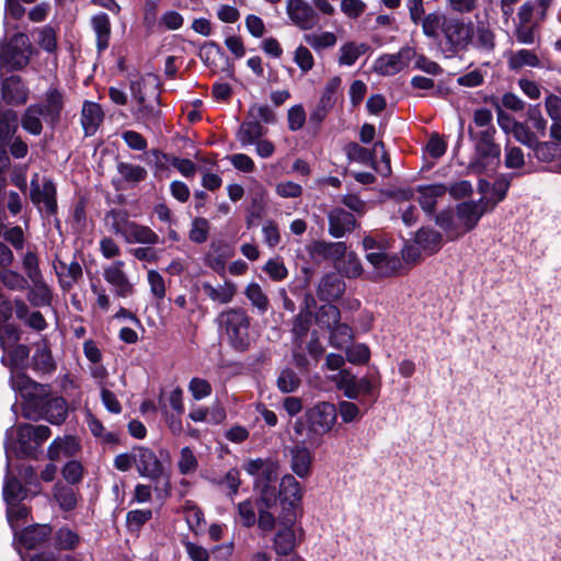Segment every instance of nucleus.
<instances>
[{
  "label": "nucleus",
  "instance_id": "nucleus-59",
  "mask_svg": "<svg viewBox=\"0 0 561 561\" xmlns=\"http://www.w3.org/2000/svg\"><path fill=\"white\" fill-rule=\"evenodd\" d=\"M536 157L542 161H551L561 154V148L556 142H536L533 147Z\"/></svg>",
  "mask_w": 561,
  "mask_h": 561
},
{
  "label": "nucleus",
  "instance_id": "nucleus-22",
  "mask_svg": "<svg viewBox=\"0 0 561 561\" xmlns=\"http://www.w3.org/2000/svg\"><path fill=\"white\" fill-rule=\"evenodd\" d=\"M290 468L299 478H307L311 473L312 455L305 445H296L289 449Z\"/></svg>",
  "mask_w": 561,
  "mask_h": 561
},
{
  "label": "nucleus",
  "instance_id": "nucleus-49",
  "mask_svg": "<svg viewBox=\"0 0 561 561\" xmlns=\"http://www.w3.org/2000/svg\"><path fill=\"white\" fill-rule=\"evenodd\" d=\"M1 283L10 290L23 291L27 288V278L13 270H3L0 272Z\"/></svg>",
  "mask_w": 561,
  "mask_h": 561
},
{
  "label": "nucleus",
  "instance_id": "nucleus-30",
  "mask_svg": "<svg viewBox=\"0 0 561 561\" xmlns=\"http://www.w3.org/2000/svg\"><path fill=\"white\" fill-rule=\"evenodd\" d=\"M419 192V203L422 209L427 214H433L436 208L437 198L446 194L447 186L444 184L420 186Z\"/></svg>",
  "mask_w": 561,
  "mask_h": 561
},
{
  "label": "nucleus",
  "instance_id": "nucleus-29",
  "mask_svg": "<svg viewBox=\"0 0 561 561\" xmlns=\"http://www.w3.org/2000/svg\"><path fill=\"white\" fill-rule=\"evenodd\" d=\"M28 489L24 488L21 482L10 473V460L7 459V474L3 484V499L7 504L21 502L27 496Z\"/></svg>",
  "mask_w": 561,
  "mask_h": 561
},
{
  "label": "nucleus",
  "instance_id": "nucleus-32",
  "mask_svg": "<svg viewBox=\"0 0 561 561\" xmlns=\"http://www.w3.org/2000/svg\"><path fill=\"white\" fill-rule=\"evenodd\" d=\"M79 440L73 436L56 438L48 448V457L51 460H57L61 456L71 457L79 450Z\"/></svg>",
  "mask_w": 561,
  "mask_h": 561
},
{
  "label": "nucleus",
  "instance_id": "nucleus-36",
  "mask_svg": "<svg viewBox=\"0 0 561 561\" xmlns=\"http://www.w3.org/2000/svg\"><path fill=\"white\" fill-rule=\"evenodd\" d=\"M42 118L49 122L48 116L45 114L44 106L32 105L26 110L22 118V126L25 130L30 131L31 134L39 135L43 128Z\"/></svg>",
  "mask_w": 561,
  "mask_h": 561
},
{
  "label": "nucleus",
  "instance_id": "nucleus-12",
  "mask_svg": "<svg viewBox=\"0 0 561 561\" xmlns=\"http://www.w3.org/2000/svg\"><path fill=\"white\" fill-rule=\"evenodd\" d=\"M328 226L329 234L335 239H341L354 231L358 224L352 213L335 207L328 214Z\"/></svg>",
  "mask_w": 561,
  "mask_h": 561
},
{
  "label": "nucleus",
  "instance_id": "nucleus-51",
  "mask_svg": "<svg viewBox=\"0 0 561 561\" xmlns=\"http://www.w3.org/2000/svg\"><path fill=\"white\" fill-rule=\"evenodd\" d=\"M22 267L27 282H38L44 278L39 270L38 257L34 251H27L24 254L22 259Z\"/></svg>",
  "mask_w": 561,
  "mask_h": 561
},
{
  "label": "nucleus",
  "instance_id": "nucleus-20",
  "mask_svg": "<svg viewBox=\"0 0 561 561\" xmlns=\"http://www.w3.org/2000/svg\"><path fill=\"white\" fill-rule=\"evenodd\" d=\"M13 306L16 318L32 330L42 332L47 328V322L43 313L37 310L31 311L27 304L22 298H15Z\"/></svg>",
  "mask_w": 561,
  "mask_h": 561
},
{
  "label": "nucleus",
  "instance_id": "nucleus-63",
  "mask_svg": "<svg viewBox=\"0 0 561 561\" xmlns=\"http://www.w3.org/2000/svg\"><path fill=\"white\" fill-rule=\"evenodd\" d=\"M7 505L8 522L13 531L16 533L18 522L26 519L28 515V510L25 505L21 504L20 502H14Z\"/></svg>",
  "mask_w": 561,
  "mask_h": 561
},
{
  "label": "nucleus",
  "instance_id": "nucleus-48",
  "mask_svg": "<svg viewBox=\"0 0 561 561\" xmlns=\"http://www.w3.org/2000/svg\"><path fill=\"white\" fill-rule=\"evenodd\" d=\"M456 219V214L450 209L443 210L436 216V224L449 234L450 239L463 234V231L457 225Z\"/></svg>",
  "mask_w": 561,
  "mask_h": 561
},
{
  "label": "nucleus",
  "instance_id": "nucleus-27",
  "mask_svg": "<svg viewBox=\"0 0 561 561\" xmlns=\"http://www.w3.org/2000/svg\"><path fill=\"white\" fill-rule=\"evenodd\" d=\"M103 119L101 106L94 102H84L81 112V124L85 136H92L96 133Z\"/></svg>",
  "mask_w": 561,
  "mask_h": 561
},
{
  "label": "nucleus",
  "instance_id": "nucleus-50",
  "mask_svg": "<svg viewBox=\"0 0 561 561\" xmlns=\"http://www.w3.org/2000/svg\"><path fill=\"white\" fill-rule=\"evenodd\" d=\"M54 496L65 511H71L77 505V493L72 486L56 484Z\"/></svg>",
  "mask_w": 561,
  "mask_h": 561
},
{
  "label": "nucleus",
  "instance_id": "nucleus-62",
  "mask_svg": "<svg viewBox=\"0 0 561 561\" xmlns=\"http://www.w3.org/2000/svg\"><path fill=\"white\" fill-rule=\"evenodd\" d=\"M178 466L182 474H190L196 471L198 462L190 447H183L181 449Z\"/></svg>",
  "mask_w": 561,
  "mask_h": 561
},
{
  "label": "nucleus",
  "instance_id": "nucleus-8",
  "mask_svg": "<svg viewBox=\"0 0 561 561\" xmlns=\"http://www.w3.org/2000/svg\"><path fill=\"white\" fill-rule=\"evenodd\" d=\"M31 45L25 34L19 33L9 43H0V65L10 70L21 69L28 64Z\"/></svg>",
  "mask_w": 561,
  "mask_h": 561
},
{
  "label": "nucleus",
  "instance_id": "nucleus-64",
  "mask_svg": "<svg viewBox=\"0 0 561 561\" xmlns=\"http://www.w3.org/2000/svg\"><path fill=\"white\" fill-rule=\"evenodd\" d=\"M147 280L150 286V291L152 296L157 300H162L165 297L167 290L162 275L154 270H150L147 275Z\"/></svg>",
  "mask_w": 561,
  "mask_h": 561
},
{
  "label": "nucleus",
  "instance_id": "nucleus-18",
  "mask_svg": "<svg viewBox=\"0 0 561 561\" xmlns=\"http://www.w3.org/2000/svg\"><path fill=\"white\" fill-rule=\"evenodd\" d=\"M83 352L85 357L91 363L90 373L100 386V398L105 404V369L101 365L102 352L92 341H85L83 344Z\"/></svg>",
  "mask_w": 561,
  "mask_h": 561
},
{
  "label": "nucleus",
  "instance_id": "nucleus-42",
  "mask_svg": "<svg viewBox=\"0 0 561 561\" xmlns=\"http://www.w3.org/2000/svg\"><path fill=\"white\" fill-rule=\"evenodd\" d=\"M415 242L430 253L436 252L442 244V234L433 229L422 228L415 234Z\"/></svg>",
  "mask_w": 561,
  "mask_h": 561
},
{
  "label": "nucleus",
  "instance_id": "nucleus-54",
  "mask_svg": "<svg viewBox=\"0 0 561 561\" xmlns=\"http://www.w3.org/2000/svg\"><path fill=\"white\" fill-rule=\"evenodd\" d=\"M117 170L124 180L133 183L141 182L147 176L146 169L137 164L119 162L117 164Z\"/></svg>",
  "mask_w": 561,
  "mask_h": 561
},
{
  "label": "nucleus",
  "instance_id": "nucleus-61",
  "mask_svg": "<svg viewBox=\"0 0 561 561\" xmlns=\"http://www.w3.org/2000/svg\"><path fill=\"white\" fill-rule=\"evenodd\" d=\"M209 222L203 217H197L192 222L190 239L195 243H204L208 238Z\"/></svg>",
  "mask_w": 561,
  "mask_h": 561
},
{
  "label": "nucleus",
  "instance_id": "nucleus-9",
  "mask_svg": "<svg viewBox=\"0 0 561 561\" xmlns=\"http://www.w3.org/2000/svg\"><path fill=\"white\" fill-rule=\"evenodd\" d=\"M282 512L278 519L296 522V510L300 505L302 492L299 482L291 474H285L279 483L278 490Z\"/></svg>",
  "mask_w": 561,
  "mask_h": 561
},
{
  "label": "nucleus",
  "instance_id": "nucleus-35",
  "mask_svg": "<svg viewBox=\"0 0 561 561\" xmlns=\"http://www.w3.org/2000/svg\"><path fill=\"white\" fill-rule=\"evenodd\" d=\"M32 366L35 370L42 373H50L55 369V362L46 340L36 345L32 356Z\"/></svg>",
  "mask_w": 561,
  "mask_h": 561
},
{
  "label": "nucleus",
  "instance_id": "nucleus-16",
  "mask_svg": "<svg viewBox=\"0 0 561 561\" xmlns=\"http://www.w3.org/2000/svg\"><path fill=\"white\" fill-rule=\"evenodd\" d=\"M346 285L343 277L336 272L325 273L317 286V296L321 301L331 302L340 299Z\"/></svg>",
  "mask_w": 561,
  "mask_h": 561
},
{
  "label": "nucleus",
  "instance_id": "nucleus-38",
  "mask_svg": "<svg viewBox=\"0 0 561 561\" xmlns=\"http://www.w3.org/2000/svg\"><path fill=\"white\" fill-rule=\"evenodd\" d=\"M18 129V116L12 110H0V149L5 150V144L11 140Z\"/></svg>",
  "mask_w": 561,
  "mask_h": 561
},
{
  "label": "nucleus",
  "instance_id": "nucleus-60",
  "mask_svg": "<svg viewBox=\"0 0 561 561\" xmlns=\"http://www.w3.org/2000/svg\"><path fill=\"white\" fill-rule=\"evenodd\" d=\"M512 133L517 141L529 148H533L537 142L535 133L530 131L529 127L523 123L513 122Z\"/></svg>",
  "mask_w": 561,
  "mask_h": 561
},
{
  "label": "nucleus",
  "instance_id": "nucleus-3",
  "mask_svg": "<svg viewBox=\"0 0 561 561\" xmlns=\"http://www.w3.org/2000/svg\"><path fill=\"white\" fill-rule=\"evenodd\" d=\"M50 428L46 425L21 424L16 428L14 439L13 427L5 432L4 450L7 459L11 455L18 458H35L38 447L50 436Z\"/></svg>",
  "mask_w": 561,
  "mask_h": 561
},
{
  "label": "nucleus",
  "instance_id": "nucleus-43",
  "mask_svg": "<svg viewBox=\"0 0 561 561\" xmlns=\"http://www.w3.org/2000/svg\"><path fill=\"white\" fill-rule=\"evenodd\" d=\"M330 330V343L335 348L346 347L353 340V331L346 323L337 322Z\"/></svg>",
  "mask_w": 561,
  "mask_h": 561
},
{
  "label": "nucleus",
  "instance_id": "nucleus-45",
  "mask_svg": "<svg viewBox=\"0 0 561 561\" xmlns=\"http://www.w3.org/2000/svg\"><path fill=\"white\" fill-rule=\"evenodd\" d=\"M309 301L314 304V299L311 296L306 297V308L301 310L295 318L293 323V333L297 337L305 336L311 324V312L309 311Z\"/></svg>",
  "mask_w": 561,
  "mask_h": 561
},
{
  "label": "nucleus",
  "instance_id": "nucleus-1",
  "mask_svg": "<svg viewBox=\"0 0 561 561\" xmlns=\"http://www.w3.org/2000/svg\"><path fill=\"white\" fill-rule=\"evenodd\" d=\"M12 389L23 399V415L26 419H45L59 425L67 416L68 408L64 398L50 396L48 385L33 381L24 373H12Z\"/></svg>",
  "mask_w": 561,
  "mask_h": 561
},
{
  "label": "nucleus",
  "instance_id": "nucleus-24",
  "mask_svg": "<svg viewBox=\"0 0 561 561\" xmlns=\"http://www.w3.org/2000/svg\"><path fill=\"white\" fill-rule=\"evenodd\" d=\"M448 19L449 16L444 13L434 11L427 14L424 13L419 24H421L422 33L426 38L437 41L439 38V33H444V27L447 24Z\"/></svg>",
  "mask_w": 561,
  "mask_h": 561
},
{
  "label": "nucleus",
  "instance_id": "nucleus-52",
  "mask_svg": "<svg viewBox=\"0 0 561 561\" xmlns=\"http://www.w3.org/2000/svg\"><path fill=\"white\" fill-rule=\"evenodd\" d=\"M241 524L250 528L256 523L257 503L251 499L240 502L237 506Z\"/></svg>",
  "mask_w": 561,
  "mask_h": 561
},
{
  "label": "nucleus",
  "instance_id": "nucleus-34",
  "mask_svg": "<svg viewBox=\"0 0 561 561\" xmlns=\"http://www.w3.org/2000/svg\"><path fill=\"white\" fill-rule=\"evenodd\" d=\"M266 129L263 127V125L256 121H245L240 126L237 138L241 146H250L254 145L255 141H257L264 134Z\"/></svg>",
  "mask_w": 561,
  "mask_h": 561
},
{
  "label": "nucleus",
  "instance_id": "nucleus-44",
  "mask_svg": "<svg viewBox=\"0 0 561 561\" xmlns=\"http://www.w3.org/2000/svg\"><path fill=\"white\" fill-rule=\"evenodd\" d=\"M30 350L26 345L14 344L8 355L1 357L3 365H9L14 369L23 368L28 359Z\"/></svg>",
  "mask_w": 561,
  "mask_h": 561
},
{
  "label": "nucleus",
  "instance_id": "nucleus-33",
  "mask_svg": "<svg viewBox=\"0 0 561 561\" xmlns=\"http://www.w3.org/2000/svg\"><path fill=\"white\" fill-rule=\"evenodd\" d=\"M205 295L213 301L225 305L229 304L237 291V287L231 282H225L222 285L213 286L208 283L203 285Z\"/></svg>",
  "mask_w": 561,
  "mask_h": 561
},
{
  "label": "nucleus",
  "instance_id": "nucleus-5",
  "mask_svg": "<svg viewBox=\"0 0 561 561\" xmlns=\"http://www.w3.org/2000/svg\"><path fill=\"white\" fill-rule=\"evenodd\" d=\"M135 466L140 477L149 478L153 482V489L159 499L170 495V477L152 449L135 446Z\"/></svg>",
  "mask_w": 561,
  "mask_h": 561
},
{
  "label": "nucleus",
  "instance_id": "nucleus-2",
  "mask_svg": "<svg viewBox=\"0 0 561 561\" xmlns=\"http://www.w3.org/2000/svg\"><path fill=\"white\" fill-rule=\"evenodd\" d=\"M337 420L336 407L328 401H320L308 408L304 416L295 422V434L301 436L306 430V442L319 445L325 434L330 433Z\"/></svg>",
  "mask_w": 561,
  "mask_h": 561
},
{
  "label": "nucleus",
  "instance_id": "nucleus-57",
  "mask_svg": "<svg viewBox=\"0 0 561 561\" xmlns=\"http://www.w3.org/2000/svg\"><path fill=\"white\" fill-rule=\"evenodd\" d=\"M136 116L147 128L158 127L160 125L161 112L152 105L142 104L139 106Z\"/></svg>",
  "mask_w": 561,
  "mask_h": 561
},
{
  "label": "nucleus",
  "instance_id": "nucleus-28",
  "mask_svg": "<svg viewBox=\"0 0 561 561\" xmlns=\"http://www.w3.org/2000/svg\"><path fill=\"white\" fill-rule=\"evenodd\" d=\"M2 99L8 104H22L27 99V93L20 77L11 76L2 81Z\"/></svg>",
  "mask_w": 561,
  "mask_h": 561
},
{
  "label": "nucleus",
  "instance_id": "nucleus-41",
  "mask_svg": "<svg viewBox=\"0 0 561 561\" xmlns=\"http://www.w3.org/2000/svg\"><path fill=\"white\" fill-rule=\"evenodd\" d=\"M368 45L355 42H347L340 48L339 64L343 66H353L357 59L368 50Z\"/></svg>",
  "mask_w": 561,
  "mask_h": 561
},
{
  "label": "nucleus",
  "instance_id": "nucleus-46",
  "mask_svg": "<svg viewBox=\"0 0 561 561\" xmlns=\"http://www.w3.org/2000/svg\"><path fill=\"white\" fill-rule=\"evenodd\" d=\"M301 380L291 368H284L277 377V388L283 393L295 392L300 387Z\"/></svg>",
  "mask_w": 561,
  "mask_h": 561
},
{
  "label": "nucleus",
  "instance_id": "nucleus-19",
  "mask_svg": "<svg viewBox=\"0 0 561 561\" xmlns=\"http://www.w3.org/2000/svg\"><path fill=\"white\" fill-rule=\"evenodd\" d=\"M51 529L47 525H35L25 528L21 534L14 533L18 542L25 549L39 548L49 538Z\"/></svg>",
  "mask_w": 561,
  "mask_h": 561
},
{
  "label": "nucleus",
  "instance_id": "nucleus-26",
  "mask_svg": "<svg viewBox=\"0 0 561 561\" xmlns=\"http://www.w3.org/2000/svg\"><path fill=\"white\" fill-rule=\"evenodd\" d=\"M124 263L118 261L107 267V283L114 287V291L119 297H127L133 293V285L127 279L122 270Z\"/></svg>",
  "mask_w": 561,
  "mask_h": 561
},
{
  "label": "nucleus",
  "instance_id": "nucleus-13",
  "mask_svg": "<svg viewBox=\"0 0 561 561\" xmlns=\"http://www.w3.org/2000/svg\"><path fill=\"white\" fill-rule=\"evenodd\" d=\"M340 85L341 79L339 77H333L327 82L318 104L309 116L310 123L320 125L323 122L336 102V92Z\"/></svg>",
  "mask_w": 561,
  "mask_h": 561
},
{
  "label": "nucleus",
  "instance_id": "nucleus-17",
  "mask_svg": "<svg viewBox=\"0 0 561 561\" xmlns=\"http://www.w3.org/2000/svg\"><path fill=\"white\" fill-rule=\"evenodd\" d=\"M485 213V202H463L457 206L456 217L461 222L463 233L472 230Z\"/></svg>",
  "mask_w": 561,
  "mask_h": 561
},
{
  "label": "nucleus",
  "instance_id": "nucleus-56",
  "mask_svg": "<svg viewBox=\"0 0 561 561\" xmlns=\"http://www.w3.org/2000/svg\"><path fill=\"white\" fill-rule=\"evenodd\" d=\"M183 512L185 514L188 528L193 531H197L204 523V514L202 510L194 502L186 501L183 505Z\"/></svg>",
  "mask_w": 561,
  "mask_h": 561
},
{
  "label": "nucleus",
  "instance_id": "nucleus-11",
  "mask_svg": "<svg viewBox=\"0 0 561 561\" xmlns=\"http://www.w3.org/2000/svg\"><path fill=\"white\" fill-rule=\"evenodd\" d=\"M286 13L291 23L302 31L317 27L320 21L316 9L305 0H287Z\"/></svg>",
  "mask_w": 561,
  "mask_h": 561
},
{
  "label": "nucleus",
  "instance_id": "nucleus-21",
  "mask_svg": "<svg viewBox=\"0 0 561 561\" xmlns=\"http://www.w3.org/2000/svg\"><path fill=\"white\" fill-rule=\"evenodd\" d=\"M366 260L381 276H390L401 268V260L397 255H389L385 251L366 253Z\"/></svg>",
  "mask_w": 561,
  "mask_h": 561
},
{
  "label": "nucleus",
  "instance_id": "nucleus-55",
  "mask_svg": "<svg viewBox=\"0 0 561 561\" xmlns=\"http://www.w3.org/2000/svg\"><path fill=\"white\" fill-rule=\"evenodd\" d=\"M20 340V330L12 323H0V347L7 353Z\"/></svg>",
  "mask_w": 561,
  "mask_h": 561
},
{
  "label": "nucleus",
  "instance_id": "nucleus-15",
  "mask_svg": "<svg viewBox=\"0 0 561 561\" xmlns=\"http://www.w3.org/2000/svg\"><path fill=\"white\" fill-rule=\"evenodd\" d=\"M346 250L347 247L345 242H332L324 240L313 241L308 248V252L313 260L331 261L334 263L335 267L337 263L345 256Z\"/></svg>",
  "mask_w": 561,
  "mask_h": 561
},
{
  "label": "nucleus",
  "instance_id": "nucleus-40",
  "mask_svg": "<svg viewBox=\"0 0 561 561\" xmlns=\"http://www.w3.org/2000/svg\"><path fill=\"white\" fill-rule=\"evenodd\" d=\"M339 274L347 278H357L363 274V266L355 252H345V256L337 263Z\"/></svg>",
  "mask_w": 561,
  "mask_h": 561
},
{
  "label": "nucleus",
  "instance_id": "nucleus-14",
  "mask_svg": "<svg viewBox=\"0 0 561 561\" xmlns=\"http://www.w3.org/2000/svg\"><path fill=\"white\" fill-rule=\"evenodd\" d=\"M279 527L274 536L273 546L277 556L290 557V560L295 554V548L297 546L296 531L294 529L295 522H288L285 519H278Z\"/></svg>",
  "mask_w": 561,
  "mask_h": 561
},
{
  "label": "nucleus",
  "instance_id": "nucleus-4",
  "mask_svg": "<svg viewBox=\"0 0 561 561\" xmlns=\"http://www.w3.org/2000/svg\"><path fill=\"white\" fill-rule=\"evenodd\" d=\"M219 328L227 336L228 344L243 353L249 350L252 337L250 334L251 318L247 310L240 307L221 311L217 318Z\"/></svg>",
  "mask_w": 561,
  "mask_h": 561
},
{
  "label": "nucleus",
  "instance_id": "nucleus-58",
  "mask_svg": "<svg viewBox=\"0 0 561 561\" xmlns=\"http://www.w3.org/2000/svg\"><path fill=\"white\" fill-rule=\"evenodd\" d=\"M317 320L319 321V323L330 329L337 322H340L341 312L336 306L329 302L320 307L317 314Z\"/></svg>",
  "mask_w": 561,
  "mask_h": 561
},
{
  "label": "nucleus",
  "instance_id": "nucleus-31",
  "mask_svg": "<svg viewBox=\"0 0 561 561\" xmlns=\"http://www.w3.org/2000/svg\"><path fill=\"white\" fill-rule=\"evenodd\" d=\"M470 46L478 50L491 53L495 47V35L493 31L483 22L473 25V36Z\"/></svg>",
  "mask_w": 561,
  "mask_h": 561
},
{
  "label": "nucleus",
  "instance_id": "nucleus-23",
  "mask_svg": "<svg viewBox=\"0 0 561 561\" xmlns=\"http://www.w3.org/2000/svg\"><path fill=\"white\" fill-rule=\"evenodd\" d=\"M54 268L61 288L66 290L70 289L82 276L81 265L77 261L66 263L61 260H56Z\"/></svg>",
  "mask_w": 561,
  "mask_h": 561
},
{
  "label": "nucleus",
  "instance_id": "nucleus-39",
  "mask_svg": "<svg viewBox=\"0 0 561 561\" xmlns=\"http://www.w3.org/2000/svg\"><path fill=\"white\" fill-rule=\"evenodd\" d=\"M244 295L259 314L267 312L270 299L257 283H250L244 289Z\"/></svg>",
  "mask_w": 561,
  "mask_h": 561
},
{
  "label": "nucleus",
  "instance_id": "nucleus-7",
  "mask_svg": "<svg viewBox=\"0 0 561 561\" xmlns=\"http://www.w3.org/2000/svg\"><path fill=\"white\" fill-rule=\"evenodd\" d=\"M443 51L448 57H454L461 51L468 50L473 36V23H466L459 18L449 16L444 27Z\"/></svg>",
  "mask_w": 561,
  "mask_h": 561
},
{
  "label": "nucleus",
  "instance_id": "nucleus-25",
  "mask_svg": "<svg viewBox=\"0 0 561 561\" xmlns=\"http://www.w3.org/2000/svg\"><path fill=\"white\" fill-rule=\"evenodd\" d=\"M27 284L26 299L35 308L49 307L53 301V291L43 279Z\"/></svg>",
  "mask_w": 561,
  "mask_h": 561
},
{
  "label": "nucleus",
  "instance_id": "nucleus-53",
  "mask_svg": "<svg viewBox=\"0 0 561 561\" xmlns=\"http://www.w3.org/2000/svg\"><path fill=\"white\" fill-rule=\"evenodd\" d=\"M259 492V496L255 500L259 506L265 508H273L279 501L278 491L275 485L265 483L261 488H254Z\"/></svg>",
  "mask_w": 561,
  "mask_h": 561
},
{
  "label": "nucleus",
  "instance_id": "nucleus-6",
  "mask_svg": "<svg viewBox=\"0 0 561 561\" xmlns=\"http://www.w3.org/2000/svg\"><path fill=\"white\" fill-rule=\"evenodd\" d=\"M495 129H481L474 133L469 130L470 138L474 142V156L469 168L476 173L495 170L501 162V148L494 141Z\"/></svg>",
  "mask_w": 561,
  "mask_h": 561
},
{
  "label": "nucleus",
  "instance_id": "nucleus-47",
  "mask_svg": "<svg viewBox=\"0 0 561 561\" xmlns=\"http://www.w3.org/2000/svg\"><path fill=\"white\" fill-rule=\"evenodd\" d=\"M304 41L311 46L314 50L319 51L325 48L333 47L336 44V36L332 32L308 33L304 35Z\"/></svg>",
  "mask_w": 561,
  "mask_h": 561
},
{
  "label": "nucleus",
  "instance_id": "nucleus-10",
  "mask_svg": "<svg viewBox=\"0 0 561 561\" xmlns=\"http://www.w3.org/2000/svg\"><path fill=\"white\" fill-rule=\"evenodd\" d=\"M56 186L51 180L45 179L43 185L38 183V175L35 174L31 181L30 197L39 213L53 216L57 211Z\"/></svg>",
  "mask_w": 561,
  "mask_h": 561
},
{
  "label": "nucleus",
  "instance_id": "nucleus-37",
  "mask_svg": "<svg viewBox=\"0 0 561 561\" xmlns=\"http://www.w3.org/2000/svg\"><path fill=\"white\" fill-rule=\"evenodd\" d=\"M507 64L511 70H519L524 67H539L540 60L536 53L528 49L511 51L507 55Z\"/></svg>",
  "mask_w": 561,
  "mask_h": 561
}]
</instances>
